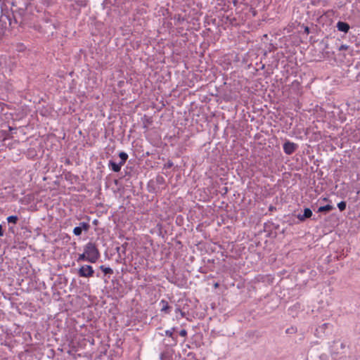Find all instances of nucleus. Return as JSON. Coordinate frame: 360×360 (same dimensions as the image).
<instances>
[{
    "instance_id": "f257e3e1",
    "label": "nucleus",
    "mask_w": 360,
    "mask_h": 360,
    "mask_svg": "<svg viewBox=\"0 0 360 360\" xmlns=\"http://www.w3.org/2000/svg\"><path fill=\"white\" fill-rule=\"evenodd\" d=\"M88 262L91 263H96L100 257V252L94 243L89 242L84 247Z\"/></svg>"
},
{
    "instance_id": "f03ea898",
    "label": "nucleus",
    "mask_w": 360,
    "mask_h": 360,
    "mask_svg": "<svg viewBox=\"0 0 360 360\" xmlns=\"http://www.w3.org/2000/svg\"><path fill=\"white\" fill-rule=\"evenodd\" d=\"M176 328L174 327L165 331V334L167 337V338L163 340L165 347H174L177 345L178 338L177 335L174 334Z\"/></svg>"
},
{
    "instance_id": "7ed1b4c3",
    "label": "nucleus",
    "mask_w": 360,
    "mask_h": 360,
    "mask_svg": "<svg viewBox=\"0 0 360 360\" xmlns=\"http://www.w3.org/2000/svg\"><path fill=\"white\" fill-rule=\"evenodd\" d=\"M25 13V10L23 8H20L18 11H12V18L9 16L8 20L10 25L13 23L15 24H22V15Z\"/></svg>"
},
{
    "instance_id": "20e7f679",
    "label": "nucleus",
    "mask_w": 360,
    "mask_h": 360,
    "mask_svg": "<svg viewBox=\"0 0 360 360\" xmlns=\"http://www.w3.org/2000/svg\"><path fill=\"white\" fill-rule=\"evenodd\" d=\"M77 274L80 277L90 278L94 276V271L91 266L84 264L78 269Z\"/></svg>"
},
{
    "instance_id": "39448f33",
    "label": "nucleus",
    "mask_w": 360,
    "mask_h": 360,
    "mask_svg": "<svg viewBox=\"0 0 360 360\" xmlns=\"http://www.w3.org/2000/svg\"><path fill=\"white\" fill-rule=\"evenodd\" d=\"M174 347H165V350L160 354V360H174L175 354Z\"/></svg>"
},
{
    "instance_id": "423d86ee",
    "label": "nucleus",
    "mask_w": 360,
    "mask_h": 360,
    "mask_svg": "<svg viewBox=\"0 0 360 360\" xmlns=\"http://www.w3.org/2000/svg\"><path fill=\"white\" fill-rule=\"evenodd\" d=\"M283 150L287 155H292L297 148V145L295 143L287 141L284 143Z\"/></svg>"
},
{
    "instance_id": "0eeeda50",
    "label": "nucleus",
    "mask_w": 360,
    "mask_h": 360,
    "mask_svg": "<svg viewBox=\"0 0 360 360\" xmlns=\"http://www.w3.org/2000/svg\"><path fill=\"white\" fill-rule=\"evenodd\" d=\"M160 306L161 307L160 311L169 314L171 313L172 307L169 304L168 302L165 300H162L160 302Z\"/></svg>"
},
{
    "instance_id": "6e6552de",
    "label": "nucleus",
    "mask_w": 360,
    "mask_h": 360,
    "mask_svg": "<svg viewBox=\"0 0 360 360\" xmlns=\"http://www.w3.org/2000/svg\"><path fill=\"white\" fill-rule=\"evenodd\" d=\"M336 27L338 31L342 32L344 33H347L350 29L349 25L343 21H338L336 24Z\"/></svg>"
},
{
    "instance_id": "1a4fd4ad",
    "label": "nucleus",
    "mask_w": 360,
    "mask_h": 360,
    "mask_svg": "<svg viewBox=\"0 0 360 360\" xmlns=\"http://www.w3.org/2000/svg\"><path fill=\"white\" fill-rule=\"evenodd\" d=\"M311 216H312V211L309 208H305L304 210L303 214H298L297 215V217L300 221H304L307 219L310 218Z\"/></svg>"
},
{
    "instance_id": "9d476101",
    "label": "nucleus",
    "mask_w": 360,
    "mask_h": 360,
    "mask_svg": "<svg viewBox=\"0 0 360 360\" xmlns=\"http://www.w3.org/2000/svg\"><path fill=\"white\" fill-rule=\"evenodd\" d=\"M122 166V165H120V162L117 163L112 160H109L108 167L114 172H119Z\"/></svg>"
},
{
    "instance_id": "9b49d317",
    "label": "nucleus",
    "mask_w": 360,
    "mask_h": 360,
    "mask_svg": "<svg viewBox=\"0 0 360 360\" xmlns=\"http://www.w3.org/2000/svg\"><path fill=\"white\" fill-rule=\"evenodd\" d=\"M119 157L120 158V165H124L128 159V155L125 152H120L119 153Z\"/></svg>"
},
{
    "instance_id": "f8f14e48",
    "label": "nucleus",
    "mask_w": 360,
    "mask_h": 360,
    "mask_svg": "<svg viewBox=\"0 0 360 360\" xmlns=\"http://www.w3.org/2000/svg\"><path fill=\"white\" fill-rule=\"evenodd\" d=\"M334 207L330 205H326L321 206L318 209V212H328L331 211Z\"/></svg>"
},
{
    "instance_id": "ddd939ff",
    "label": "nucleus",
    "mask_w": 360,
    "mask_h": 360,
    "mask_svg": "<svg viewBox=\"0 0 360 360\" xmlns=\"http://www.w3.org/2000/svg\"><path fill=\"white\" fill-rule=\"evenodd\" d=\"M99 268L105 274L111 275L113 274V270L110 267H106L104 265H101Z\"/></svg>"
},
{
    "instance_id": "4468645a",
    "label": "nucleus",
    "mask_w": 360,
    "mask_h": 360,
    "mask_svg": "<svg viewBox=\"0 0 360 360\" xmlns=\"http://www.w3.org/2000/svg\"><path fill=\"white\" fill-rule=\"evenodd\" d=\"M79 227H80L82 231H88L90 228V225L87 222L82 221L79 223Z\"/></svg>"
},
{
    "instance_id": "2eb2a0df",
    "label": "nucleus",
    "mask_w": 360,
    "mask_h": 360,
    "mask_svg": "<svg viewBox=\"0 0 360 360\" xmlns=\"http://www.w3.org/2000/svg\"><path fill=\"white\" fill-rule=\"evenodd\" d=\"M18 221V217L15 215H11L7 217V221L8 223L16 224Z\"/></svg>"
},
{
    "instance_id": "dca6fc26",
    "label": "nucleus",
    "mask_w": 360,
    "mask_h": 360,
    "mask_svg": "<svg viewBox=\"0 0 360 360\" xmlns=\"http://www.w3.org/2000/svg\"><path fill=\"white\" fill-rule=\"evenodd\" d=\"M80 261H86V262H88V257H86V255L84 251V252L82 254H79V257L77 258V262H80Z\"/></svg>"
},
{
    "instance_id": "f3484780",
    "label": "nucleus",
    "mask_w": 360,
    "mask_h": 360,
    "mask_svg": "<svg viewBox=\"0 0 360 360\" xmlns=\"http://www.w3.org/2000/svg\"><path fill=\"white\" fill-rule=\"evenodd\" d=\"M9 136L8 132L5 130H1L0 131V139H2V140H5L8 139Z\"/></svg>"
},
{
    "instance_id": "a211bd4d",
    "label": "nucleus",
    "mask_w": 360,
    "mask_h": 360,
    "mask_svg": "<svg viewBox=\"0 0 360 360\" xmlns=\"http://www.w3.org/2000/svg\"><path fill=\"white\" fill-rule=\"evenodd\" d=\"M346 206L347 204L345 201H341L338 204V207L341 212L344 211L346 209Z\"/></svg>"
},
{
    "instance_id": "6ab92c4d",
    "label": "nucleus",
    "mask_w": 360,
    "mask_h": 360,
    "mask_svg": "<svg viewBox=\"0 0 360 360\" xmlns=\"http://www.w3.org/2000/svg\"><path fill=\"white\" fill-rule=\"evenodd\" d=\"M82 230L79 226H76L73 229V233L77 236H79L82 234Z\"/></svg>"
},
{
    "instance_id": "aec40b11",
    "label": "nucleus",
    "mask_w": 360,
    "mask_h": 360,
    "mask_svg": "<svg viewBox=\"0 0 360 360\" xmlns=\"http://www.w3.org/2000/svg\"><path fill=\"white\" fill-rule=\"evenodd\" d=\"M187 356L189 358V360H198L195 357V354L194 353H193V352H189Z\"/></svg>"
},
{
    "instance_id": "412c9836",
    "label": "nucleus",
    "mask_w": 360,
    "mask_h": 360,
    "mask_svg": "<svg viewBox=\"0 0 360 360\" xmlns=\"http://www.w3.org/2000/svg\"><path fill=\"white\" fill-rule=\"evenodd\" d=\"M127 243H124V244H123L121 247H118V248H117V252H120V250L122 249V252H123V253H124V252H125V250H126V247H127Z\"/></svg>"
},
{
    "instance_id": "4be33fe9",
    "label": "nucleus",
    "mask_w": 360,
    "mask_h": 360,
    "mask_svg": "<svg viewBox=\"0 0 360 360\" xmlns=\"http://www.w3.org/2000/svg\"><path fill=\"white\" fill-rule=\"evenodd\" d=\"M179 334L180 336L185 338L187 336V331L185 329H182L179 331Z\"/></svg>"
},
{
    "instance_id": "5701e85b",
    "label": "nucleus",
    "mask_w": 360,
    "mask_h": 360,
    "mask_svg": "<svg viewBox=\"0 0 360 360\" xmlns=\"http://www.w3.org/2000/svg\"><path fill=\"white\" fill-rule=\"evenodd\" d=\"M348 49H349V46H347V45H346V44H342V45L339 47L338 50H339V51H346V50H347Z\"/></svg>"
},
{
    "instance_id": "b1692460",
    "label": "nucleus",
    "mask_w": 360,
    "mask_h": 360,
    "mask_svg": "<svg viewBox=\"0 0 360 360\" xmlns=\"http://www.w3.org/2000/svg\"><path fill=\"white\" fill-rule=\"evenodd\" d=\"M176 313L181 314V317L185 316V312L182 311L180 308H176L175 310Z\"/></svg>"
},
{
    "instance_id": "393cba45",
    "label": "nucleus",
    "mask_w": 360,
    "mask_h": 360,
    "mask_svg": "<svg viewBox=\"0 0 360 360\" xmlns=\"http://www.w3.org/2000/svg\"><path fill=\"white\" fill-rule=\"evenodd\" d=\"M330 324L329 323H323L322 326H321L319 327L320 330L323 331L326 328H328V326H329Z\"/></svg>"
},
{
    "instance_id": "a878e982",
    "label": "nucleus",
    "mask_w": 360,
    "mask_h": 360,
    "mask_svg": "<svg viewBox=\"0 0 360 360\" xmlns=\"http://www.w3.org/2000/svg\"><path fill=\"white\" fill-rule=\"evenodd\" d=\"M4 34V29L0 25V39Z\"/></svg>"
},
{
    "instance_id": "bb28decb",
    "label": "nucleus",
    "mask_w": 360,
    "mask_h": 360,
    "mask_svg": "<svg viewBox=\"0 0 360 360\" xmlns=\"http://www.w3.org/2000/svg\"><path fill=\"white\" fill-rule=\"evenodd\" d=\"M304 33H305L306 34H309V32H310V31H309V28L307 26L304 27Z\"/></svg>"
},
{
    "instance_id": "cd10ccee",
    "label": "nucleus",
    "mask_w": 360,
    "mask_h": 360,
    "mask_svg": "<svg viewBox=\"0 0 360 360\" xmlns=\"http://www.w3.org/2000/svg\"><path fill=\"white\" fill-rule=\"evenodd\" d=\"M4 235V231L2 226L0 224V236H2Z\"/></svg>"
},
{
    "instance_id": "c85d7f7f",
    "label": "nucleus",
    "mask_w": 360,
    "mask_h": 360,
    "mask_svg": "<svg viewBox=\"0 0 360 360\" xmlns=\"http://www.w3.org/2000/svg\"><path fill=\"white\" fill-rule=\"evenodd\" d=\"M9 131L13 130V128L11 127H8Z\"/></svg>"
},
{
    "instance_id": "c756f323",
    "label": "nucleus",
    "mask_w": 360,
    "mask_h": 360,
    "mask_svg": "<svg viewBox=\"0 0 360 360\" xmlns=\"http://www.w3.org/2000/svg\"><path fill=\"white\" fill-rule=\"evenodd\" d=\"M286 333H290V329H287Z\"/></svg>"
}]
</instances>
